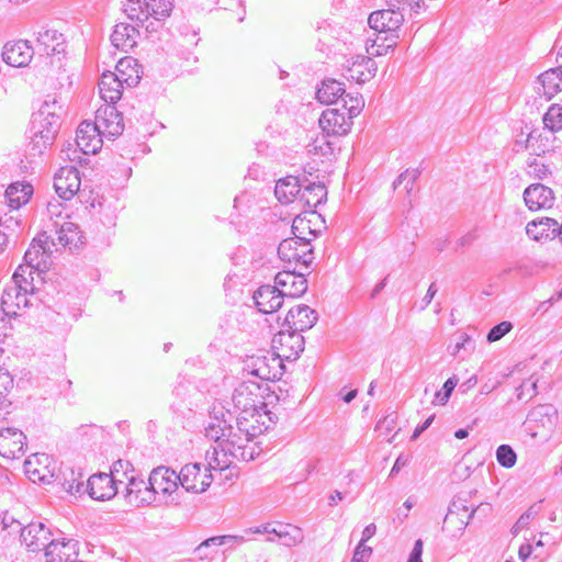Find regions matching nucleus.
I'll return each mask as SVG.
<instances>
[{
  "label": "nucleus",
  "mask_w": 562,
  "mask_h": 562,
  "mask_svg": "<svg viewBox=\"0 0 562 562\" xmlns=\"http://www.w3.org/2000/svg\"><path fill=\"white\" fill-rule=\"evenodd\" d=\"M284 296L280 293L279 288L274 285H261L254 293V301L258 311L269 314L278 311L283 303Z\"/></svg>",
  "instance_id": "nucleus-22"
},
{
  "label": "nucleus",
  "mask_w": 562,
  "mask_h": 562,
  "mask_svg": "<svg viewBox=\"0 0 562 562\" xmlns=\"http://www.w3.org/2000/svg\"><path fill=\"white\" fill-rule=\"evenodd\" d=\"M513 328L512 323L502 322L498 325L494 326L487 334V340L490 342H494L504 337L510 329Z\"/></svg>",
  "instance_id": "nucleus-55"
},
{
  "label": "nucleus",
  "mask_w": 562,
  "mask_h": 562,
  "mask_svg": "<svg viewBox=\"0 0 562 562\" xmlns=\"http://www.w3.org/2000/svg\"><path fill=\"white\" fill-rule=\"evenodd\" d=\"M132 473L128 475V473H123V475L126 477V496L128 497L130 503H134L137 506L145 505L147 502H142V497L144 496V490L145 487H149L148 481H144L142 477H138L134 474V470H131Z\"/></svg>",
  "instance_id": "nucleus-37"
},
{
  "label": "nucleus",
  "mask_w": 562,
  "mask_h": 562,
  "mask_svg": "<svg viewBox=\"0 0 562 562\" xmlns=\"http://www.w3.org/2000/svg\"><path fill=\"white\" fill-rule=\"evenodd\" d=\"M551 144L547 136L537 134L536 131L528 135L526 148L529 149L533 155L540 156L549 150Z\"/></svg>",
  "instance_id": "nucleus-44"
},
{
  "label": "nucleus",
  "mask_w": 562,
  "mask_h": 562,
  "mask_svg": "<svg viewBox=\"0 0 562 562\" xmlns=\"http://www.w3.org/2000/svg\"><path fill=\"white\" fill-rule=\"evenodd\" d=\"M408 463V459L404 456H398L394 462V465L391 469L390 475L393 476L397 474L402 468H404Z\"/></svg>",
  "instance_id": "nucleus-63"
},
{
  "label": "nucleus",
  "mask_w": 562,
  "mask_h": 562,
  "mask_svg": "<svg viewBox=\"0 0 562 562\" xmlns=\"http://www.w3.org/2000/svg\"><path fill=\"white\" fill-rule=\"evenodd\" d=\"M214 446L206 451L205 460L207 465H204L202 471L201 463L186 464L179 472L180 485L187 491L195 494L205 492L214 480L212 471L222 472L225 469L213 468L210 464L207 456L213 451Z\"/></svg>",
  "instance_id": "nucleus-3"
},
{
  "label": "nucleus",
  "mask_w": 562,
  "mask_h": 562,
  "mask_svg": "<svg viewBox=\"0 0 562 562\" xmlns=\"http://www.w3.org/2000/svg\"><path fill=\"white\" fill-rule=\"evenodd\" d=\"M475 510H476V509H472V512H471V513L469 514V516H468V519H467V520H463V519L459 518V515H458V514H456V513L450 508V509H449V513L447 514V516H446V518H445V522H446V524H450V522H452L454 519H457V520H458V522H459V530H463V529L468 526V524H469L470 519H472V517L474 516Z\"/></svg>",
  "instance_id": "nucleus-58"
},
{
  "label": "nucleus",
  "mask_w": 562,
  "mask_h": 562,
  "mask_svg": "<svg viewBox=\"0 0 562 562\" xmlns=\"http://www.w3.org/2000/svg\"><path fill=\"white\" fill-rule=\"evenodd\" d=\"M273 537H268V541H280L285 547H294L301 543L304 535L301 528L289 524H277L273 527Z\"/></svg>",
  "instance_id": "nucleus-33"
},
{
  "label": "nucleus",
  "mask_w": 562,
  "mask_h": 562,
  "mask_svg": "<svg viewBox=\"0 0 562 562\" xmlns=\"http://www.w3.org/2000/svg\"><path fill=\"white\" fill-rule=\"evenodd\" d=\"M13 387V379L9 371L0 367V407H5L9 404L8 394Z\"/></svg>",
  "instance_id": "nucleus-49"
},
{
  "label": "nucleus",
  "mask_w": 562,
  "mask_h": 562,
  "mask_svg": "<svg viewBox=\"0 0 562 562\" xmlns=\"http://www.w3.org/2000/svg\"><path fill=\"white\" fill-rule=\"evenodd\" d=\"M34 55V48L27 41H14L4 45L2 52L3 60L13 67H25L30 64Z\"/></svg>",
  "instance_id": "nucleus-20"
},
{
  "label": "nucleus",
  "mask_w": 562,
  "mask_h": 562,
  "mask_svg": "<svg viewBox=\"0 0 562 562\" xmlns=\"http://www.w3.org/2000/svg\"><path fill=\"white\" fill-rule=\"evenodd\" d=\"M279 258L289 267L302 266L305 269L314 260L313 247L308 241H300L295 238L283 239L278 247Z\"/></svg>",
  "instance_id": "nucleus-5"
},
{
  "label": "nucleus",
  "mask_w": 562,
  "mask_h": 562,
  "mask_svg": "<svg viewBox=\"0 0 562 562\" xmlns=\"http://www.w3.org/2000/svg\"><path fill=\"white\" fill-rule=\"evenodd\" d=\"M327 196L326 187L323 183H308L301 189V193L297 198V204L302 209H307L311 216H316L313 210L317 207Z\"/></svg>",
  "instance_id": "nucleus-27"
},
{
  "label": "nucleus",
  "mask_w": 562,
  "mask_h": 562,
  "mask_svg": "<svg viewBox=\"0 0 562 562\" xmlns=\"http://www.w3.org/2000/svg\"><path fill=\"white\" fill-rule=\"evenodd\" d=\"M80 476L81 474L71 471L69 476L64 479L63 487L68 494L76 495L82 493L83 482L79 480Z\"/></svg>",
  "instance_id": "nucleus-52"
},
{
  "label": "nucleus",
  "mask_w": 562,
  "mask_h": 562,
  "mask_svg": "<svg viewBox=\"0 0 562 562\" xmlns=\"http://www.w3.org/2000/svg\"><path fill=\"white\" fill-rule=\"evenodd\" d=\"M53 144L54 143L49 142L47 137L45 139L43 135L40 136L36 133H30L27 150L31 156H41L49 149Z\"/></svg>",
  "instance_id": "nucleus-47"
},
{
  "label": "nucleus",
  "mask_w": 562,
  "mask_h": 562,
  "mask_svg": "<svg viewBox=\"0 0 562 562\" xmlns=\"http://www.w3.org/2000/svg\"><path fill=\"white\" fill-rule=\"evenodd\" d=\"M61 203L58 201H50L47 203V213L49 214L50 218L53 216H60L61 215Z\"/></svg>",
  "instance_id": "nucleus-62"
},
{
  "label": "nucleus",
  "mask_w": 562,
  "mask_h": 562,
  "mask_svg": "<svg viewBox=\"0 0 562 562\" xmlns=\"http://www.w3.org/2000/svg\"><path fill=\"white\" fill-rule=\"evenodd\" d=\"M385 41H387V37L382 38L376 36L374 40L368 38L366 41L367 53L374 57L386 55L389 49H393V47L396 45V42L393 41L390 44H384Z\"/></svg>",
  "instance_id": "nucleus-45"
},
{
  "label": "nucleus",
  "mask_w": 562,
  "mask_h": 562,
  "mask_svg": "<svg viewBox=\"0 0 562 562\" xmlns=\"http://www.w3.org/2000/svg\"><path fill=\"white\" fill-rule=\"evenodd\" d=\"M372 553V549L362 543H359L353 552L351 562H366Z\"/></svg>",
  "instance_id": "nucleus-59"
},
{
  "label": "nucleus",
  "mask_w": 562,
  "mask_h": 562,
  "mask_svg": "<svg viewBox=\"0 0 562 562\" xmlns=\"http://www.w3.org/2000/svg\"><path fill=\"white\" fill-rule=\"evenodd\" d=\"M148 16L154 18L156 21L164 20L169 16L172 10V2L170 0H145Z\"/></svg>",
  "instance_id": "nucleus-42"
},
{
  "label": "nucleus",
  "mask_w": 562,
  "mask_h": 562,
  "mask_svg": "<svg viewBox=\"0 0 562 562\" xmlns=\"http://www.w3.org/2000/svg\"><path fill=\"white\" fill-rule=\"evenodd\" d=\"M342 110L351 117L359 115L364 106V100L361 95L344 94L341 98Z\"/></svg>",
  "instance_id": "nucleus-46"
},
{
  "label": "nucleus",
  "mask_w": 562,
  "mask_h": 562,
  "mask_svg": "<svg viewBox=\"0 0 562 562\" xmlns=\"http://www.w3.org/2000/svg\"><path fill=\"white\" fill-rule=\"evenodd\" d=\"M538 83L537 91L539 94L544 95L547 99L553 98L562 90V70L560 68H552L542 72L538 77Z\"/></svg>",
  "instance_id": "nucleus-31"
},
{
  "label": "nucleus",
  "mask_w": 562,
  "mask_h": 562,
  "mask_svg": "<svg viewBox=\"0 0 562 562\" xmlns=\"http://www.w3.org/2000/svg\"><path fill=\"white\" fill-rule=\"evenodd\" d=\"M79 555V543L74 539L52 540L46 548V562H71Z\"/></svg>",
  "instance_id": "nucleus-18"
},
{
  "label": "nucleus",
  "mask_w": 562,
  "mask_h": 562,
  "mask_svg": "<svg viewBox=\"0 0 562 562\" xmlns=\"http://www.w3.org/2000/svg\"><path fill=\"white\" fill-rule=\"evenodd\" d=\"M559 223L551 217L533 220L526 226V234L536 241L554 239L558 236Z\"/></svg>",
  "instance_id": "nucleus-25"
},
{
  "label": "nucleus",
  "mask_w": 562,
  "mask_h": 562,
  "mask_svg": "<svg viewBox=\"0 0 562 562\" xmlns=\"http://www.w3.org/2000/svg\"><path fill=\"white\" fill-rule=\"evenodd\" d=\"M544 128L552 133L560 132L562 130V105L552 104L549 106L543 115Z\"/></svg>",
  "instance_id": "nucleus-43"
},
{
  "label": "nucleus",
  "mask_w": 562,
  "mask_h": 562,
  "mask_svg": "<svg viewBox=\"0 0 562 562\" xmlns=\"http://www.w3.org/2000/svg\"><path fill=\"white\" fill-rule=\"evenodd\" d=\"M364 67H349V78L356 80L358 83H364L372 79L378 70L376 64L373 59H363Z\"/></svg>",
  "instance_id": "nucleus-41"
},
{
  "label": "nucleus",
  "mask_w": 562,
  "mask_h": 562,
  "mask_svg": "<svg viewBox=\"0 0 562 562\" xmlns=\"http://www.w3.org/2000/svg\"><path fill=\"white\" fill-rule=\"evenodd\" d=\"M352 125V119L340 109H328L319 117V126L327 135H346Z\"/></svg>",
  "instance_id": "nucleus-13"
},
{
  "label": "nucleus",
  "mask_w": 562,
  "mask_h": 562,
  "mask_svg": "<svg viewBox=\"0 0 562 562\" xmlns=\"http://www.w3.org/2000/svg\"><path fill=\"white\" fill-rule=\"evenodd\" d=\"M18 289L19 288L14 284V286L8 288L3 291V294L1 296V305H2V311L5 314L14 313L13 311H11V307L14 306V295H15Z\"/></svg>",
  "instance_id": "nucleus-56"
},
{
  "label": "nucleus",
  "mask_w": 562,
  "mask_h": 562,
  "mask_svg": "<svg viewBox=\"0 0 562 562\" xmlns=\"http://www.w3.org/2000/svg\"><path fill=\"white\" fill-rule=\"evenodd\" d=\"M33 194V187L26 182L11 183L5 190L8 205L12 210H18L26 204Z\"/></svg>",
  "instance_id": "nucleus-34"
},
{
  "label": "nucleus",
  "mask_w": 562,
  "mask_h": 562,
  "mask_svg": "<svg viewBox=\"0 0 562 562\" xmlns=\"http://www.w3.org/2000/svg\"><path fill=\"white\" fill-rule=\"evenodd\" d=\"M94 121L104 137H116L124 131L122 115L114 105L100 106Z\"/></svg>",
  "instance_id": "nucleus-12"
},
{
  "label": "nucleus",
  "mask_w": 562,
  "mask_h": 562,
  "mask_svg": "<svg viewBox=\"0 0 562 562\" xmlns=\"http://www.w3.org/2000/svg\"><path fill=\"white\" fill-rule=\"evenodd\" d=\"M282 363L280 359L269 352L250 356L245 362V370L261 380L270 381L281 375Z\"/></svg>",
  "instance_id": "nucleus-7"
},
{
  "label": "nucleus",
  "mask_w": 562,
  "mask_h": 562,
  "mask_svg": "<svg viewBox=\"0 0 562 562\" xmlns=\"http://www.w3.org/2000/svg\"><path fill=\"white\" fill-rule=\"evenodd\" d=\"M536 514H537V510L535 509V506H531L525 514H522L519 517V519L513 526V529H512L513 533L517 535L522 529L527 528V526L530 522V519H532Z\"/></svg>",
  "instance_id": "nucleus-57"
},
{
  "label": "nucleus",
  "mask_w": 562,
  "mask_h": 562,
  "mask_svg": "<svg viewBox=\"0 0 562 562\" xmlns=\"http://www.w3.org/2000/svg\"><path fill=\"white\" fill-rule=\"evenodd\" d=\"M403 21V13L393 9L372 12L368 18L369 26L378 33H392L401 27Z\"/></svg>",
  "instance_id": "nucleus-19"
},
{
  "label": "nucleus",
  "mask_w": 562,
  "mask_h": 562,
  "mask_svg": "<svg viewBox=\"0 0 562 562\" xmlns=\"http://www.w3.org/2000/svg\"><path fill=\"white\" fill-rule=\"evenodd\" d=\"M317 321L316 311L310 306L301 304L292 307L285 317L284 325L294 331L302 333L312 328Z\"/></svg>",
  "instance_id": "nucleus-21"
},
{
  "label": "nucleus",
  "mask_w": 562,
  "mask_h": 562,
  "mask_svg": "<svg viewBox=\"0 0 562 562\" xmlns=\"http://www.w3.org/2000/svg\"><path fill=\"white\" fill-rule=\"evenodd\" d=\"M419 175L420 172L418 169H406L394 181V189L403 184L405 191L409 194L413 191L415 182L418 179Z\"/></svg>",
  "instance_id": "nucleus-48"
},
{
  "label": "nucleus",
  "mask_w": 562,
  "mask_h": 562,
  "mask_svg": "<svg viewBox=\"0 0 562 562\" xmlns=\"http://www.w3.org/2000/svg\"><path fill=\"white\" fill-rule=\"evenodd\" d=\"M123 11L130 20L139 22L142 24L149 19V11H147L145 0H127L124 3Z\"/></svg>",
  "instance_id": "nucleus-40"
},
{
  "label": "nucleus",
  "mask_w": 562,
  "mask_h": 562,
  "mask_svg": "<svg viewBox=\"0 0 562 562\" xmlns=\"http://www.w3.org/2000/svg\"><path fill=\"white\" fill-rule=\"evenodd\" d=\"M458 382L459 379L456 375L449 378L445 382L442 390L436 392L432 403L438 405H445L448 402L449 397L451 396V393L453 392Z\"/></svg>",
  "instance_id": "nucleus-51"
},
{
  "label": "nucleus",
  "mask_w": 562,
  "mask_h": 562,
  "mask_svg": "<svg viewBox=\"0 0 562 562\" xmlns=\"http://www.w3.org/2000/svg\"><path fill=\"white\" fill-rule=\"evenodd\" d=\"M423 541L420 539L416 540L414 543V548L409 554L408 562H423Z\"/></svg>",
  "instance_id": "nucleus-61"
},
{
  "label": "nucleus",
  "mask_w": 562,
  "mask_h": 562,
  "mask_svg": "<svg viewBox=\"0 0 562 562\" xmlns=\"http://www.w3.org/2000/svg\"><path fill=\"white\" fill-rule=\"evenodd\" d=\"M119 484H124V482L115 479L114 473H100L89 477L86 490L91 498L104 501L115 496L119 491Z\"/></svg>",
  "instance_id": "nucleus-10"
},
{
  "label": "nucleus",
  "mask_w": 562,
  "mask_h": 562,
  "mask_svg": "<svg viewBox=\"0 0 562 562\" xmlns=\"http://www.w3.org/2000/svg\"><path fill=\"white\" fill-rule=\"evenodd\" d=\"M551 173L548 165L537 158L528 161V175L536 179H546Z\"/></svg>",
  "instance_id": "nucleus-53"
},
{
  "label": "nucleus",
  "mask_w": 562,
  "mask_h": 562,
  "mask_svg": "<svg viewBox=\"0 0 562 562\" xmlns=\"http://www.w3.org/2000/svg\"><path fill=\"white\" fill-rule=\"evenodd\" d=\"M304 344L302 334L288 328L279 331L272 338V352L276 358L280 359V363L283 360L293 361L304 350Z\"/></svg>",
  "instance_id": "nucleus-6"
},
{
  "label": "nucleus",
  "mask_w": 562,
  "mask_h": 562,
  "mask_svg": "<svg viewBox=\"0 0 562 562\" xmlns=\"http://www.w3.org/2000/svg\"><path fill=\"white\" fill-rule=\"evenodd\" d=\"M137 36L138 31L135 26L126 23H119L114 26L111 34V43L115 48L122 52H128L136 45Z\"/></svg>",
  "instance_id": "nucleus-29"
},
{
  "label": "nucleus",
  "mask_w": 562,
  "mask_h": 562,
  "mask_svg": "<svg viewBox=\"0 0 562 562\" xmlns=\"http://www.w3.org/2000/svg\"><path fill=\"white\" fill-rule=\"evenodd\" d=\"M311 222L310 218L297 215L292 223V233L294 235L292 238L311 244L312 239L317 236L316 231L311 227Z\"/></svg>",
  "instance_id": "nucleus-38"
},
{
  "label": "nucleus",
  "mask_w": 562,
  "mask_h": 562,
  "mask_svg": "<svg viewBox=\"0 0 562 562\" xmlns=\"http://www.w3.org/2000/svg\"><path fill=\"white\" fill-rule=\"evenodd\" d=\"M497 462L504 468H513L517 461V454L508 445H501L496 450Z\"/></svg>",
  "instance_id": "nucleus-50"
},
{
  "label": "nucleus",
  "mask_w": 562,
  "mask_h": 562,
  "mask_svg": "<svg viewBox=\"0 0 562 562\" xmlns=\"http://www.w3.org/2000/svg\"><path fill=\"white\" fill-rule=\"evenodd\" d=\"M528 423L536 426L533 435H537L540 428L543 432L551 434L558 423V411L550 404L539 405L529 413Z\"/></svg>",
  "instance_id": "nucleus-24"
},
{
  "label": "nucleus",
  "mask_w": 562,
  "mask_h": 562,
  "mask_svg": "<svg viewBox=\"0 0 562 562\" xmlns=\"http://www.w3.org/2000/svg\"><path fill=\"white\" fill-rule=\"evenodd\" d=\"M124 83L112 72L102 74L99 81L100 97L110 105H114L121 98Z\"/></svg>",
  "instance_id": "nucleus-28"
},
{
  "label": "nucleus",
  "mask_w": 562,
  "mask_h": 562,
  "mask_svg": "<svg viewBox=\"0 0 562 562\" xmlns=\"http://www.w3.org/2000/svg\"><path fill=\"white\" fill-rule=\"evenodd\" d=\"M126 87H135L142 78V66L133 57L121 58L112 71Z\"/></svg>",
  "instance_id": "nucleus-26"
},
{
  "label": "nucleus",
  "mask_w": 562,
  "mask_h": 562,
  "mask_svg": "<svg viewBox=\"0 0 562 562\" xmlns=\"http://www.w3.org/2000/svg\"><path fill=\"white\" fill-rule=\"evenodd\" d=\"M554 199L552 189L540 183L530 184L524 191V201L531 211L552 207Z\"/></svg>",
  "instance_id": "nucleus-23"
},
{
  "label": "nucleus",
  "mask_w": 562,
  "mask_h": 562,
  "mask_svg": "<svg viewBox=\"0 0 562 562\" xmlns=\"http://www.w3.org/2000/svg\"><path fill=\"white\" fill-rule=\"evenodd\" d=\"M50 530L43 522H31L21 528L20 537L22 543L29 551L38 552L43 549L46 550L50 539Z\"/></svg>",
  "instance_id": "nucleus-15"
},
{
  "label": "nucleus",
  "mask_w": 562,
  "mask_h": 562,
  "mask_svg": "<svg viewBox=\"0 0 562 562\" xmlns=\"http://www.w3.org/2000/svg\"><path fill=\"white\" fill-rule=\"evenodd\" d=\"M54 241H49L46 233L38 235L33 239L31 246L25 251L24 265L42 272L49 269L52 265L50 255Z\"/></svg>",
  "instance_id": "nucleus-8"
},
{
  "label": "nucleus",
  "mask_w": 562,
  "mask_h": 562,
  "mask_svg": "<svg viewBox=\"0 0 562 562\" xmlns=\"http://www.w3.org/2000/svg\"><path fill=\"white\" fill-rule=\"evenodd\" d=\"M149 487H145L142 502L151 504L156 499L157 494L171 496L177 492L179 482V473L167 467L155 468L148 476Z\"/></svg>",
  "instance_id": "nucleus-4"
},
{
  "label": "nucleus",
  "mask_w": 562,
  "mask_h": 562,
  "mask_svg": "<svg viewBox=\"0 0 562 562\" xmlns=\"http://www.w3.org/2000/svg\"><path fill=\"white\" fill-rule=\"evenodd\" d=\"M469 346H472V340L469 335L465 333H461L458 336V340L452 349V355L456 356L461 349H467Z\"/></svg>",
  "instance_id": "nucleus-60"
},
{
  "label": "nucleus",
  "mask_w": 562,
  "mask_h": 562,
  "mask_svg": "<svg viewBox=\"0 0 562 562\" xmlns=\"http://www.w3.org/2000/svg\"><path fill=\"white\" fill-rule=\"evenodd\" d=\"M232 403L239 413L231 412L211 418L205 436L215 442L207 456L213 468L229 469L235 461H250L260 454L256 439L276 424V415L267 409L260 385L247 381L232 394Z\"/></svg>",
  "instance_id": "nucleus-1"
},
{
  "label": "nucleus",
  "mask_w": 562,
  "mask_h": 562,
  "mask_svg": "<svg viewBox=\"0 0 562 562\" xmlns=\"http://www.w3.org/2000/svg\"><path fill=\"white\" fill-rule=\"evenodd\" d=\"M37 49L41 54L54 55L64 50L63 34L55 30L42 29L36 36Z\"/></svg>",
  "instance_id": "nucleus-32"
},
{
  "label": "nucleus",
  "mask_w": 562,
  "mask_h": 562,
  "mask_svg": "<svg viewBox=\"0 0 562 562\" xmlns=\"http://www.w3.org/2000/svg\"><path fill=\"white\" fill-rule=\"evenodd\" d=\"M25 435L16 428L0 430V456L7 459H19L24 453Z\"/></svg>",
  "instance_id": "nucleus-17"
},
{
  "label": "nucleus",
  "mask_w": 562,
  "mask_h": 562,
  "mask_svg": "<svg viewBox=\"0 0 562 562\" xmlns=\"http://www.w3.org/2000/svg\"><path fill=\"white\" fill-rule=\"evenodd\" d=\"M345 94L344 85L335 79H326L316 91V98L321 103L331 104Z\"/></svg>",
  "instance_id": "nucleus-36"
},
{
  "label": "nucleus",
  "mask_w": 562,
  "mask_h": 562,
  "mask_svg": "<svg viewBox=\"0 0 562 562\" xmlns=\"http://www.w3.org/2000/svg\"><path fill=\"white\" fill-rule=\"evenodd\" d=\"M274 284L284 297H299L307 290V280L303 272L284 270L274 278Z\"/></svg>",
  "instance_id": "nucleus-14"
},
{
  "label": "nucleus",
  "mask_w": 562,
  "mask_h": 562,
  "mask_svg": "<svg viewBox=\"0 0 562 562\" xmlns=\"http://www.w3.org/2000/svg\"><path fill=\"white\" fill-rule=\"evenodd\" d=\"M102 137L100 128L95 121L82 122L76 132V143L80 150L85 154H97L102 147Z\"/></svg>",
  "instance_id": "nucleus-16"
},
{
  "label": "nucleus",
  "mask_w": 562,
  "mask_h": 562,
  "mask_svg": "<svg viewBox=\"0 0 562 562\" xmlns=\"http://www.w3.org/2000/svg\"><path fill=\"white\" fill-rule=\"evenodd\" d=\"M40 273V271L31 268L27 265H20L18 269L15 270L12 279L14 284L20 289L23 290L24 293L33 292V274Z\"/></svg>",
  "instance_id": "nucleus-39"
},
{
  "label": "nucleus",
  "mask_w": 562,
  "mask_h": 562,
  "mask_svg": "<svg viewBox=\"0 0 562 562\" xmlns=\"http://www.w3.org/2000/svg\"><path fill=\"white\" fill-rule=\"evenodd\" d=\"M79 171L75 166H64L58 169L54 177V188L63 200H70L80 188Z\"/></svg>",
  "instance_id": "nucleus-11"
},
{
  "label": "nucleus",
  "mask_w": 562,
  "mask_h": 562,
  "mask_svg": "<svg viewBox=\"0 0 562 562\" xmlns=\"http://www.w3.org/2000/svg\"><path fill=\"white\" fill-rule=\"evenodd\" d=\"M63 106L54 95H47L41 108L32 116L30 133L43 135L46 139L54 143L61 115Z\"/></svg>",
  "instance_id": "nucleus-2"
},
{
  "label": "nucleus",
  "mask_w": 562,
  "mask_h": 562,
  "mask_svg": "<svg viewBox=\"0 0 562 562\" xmlns=\"http://www.w3.org/2000/svg\"><path fill=\"white\" fill-rule=\"evenodd\" d=\"M55 469V461L46 453H34L24 462V472L34 483L50 482L54 476Z\"/></svg>",
  "instance_id": "nucleus-9"
},
{
  "label": "nucleus",
  "mask_w": 562,
  "mask_h": 562,
  "mask_svg": "<svg viewBox=\"0 0 562 562\" xmlns=\"http://www.w3.org/2000/svg\"><path fill=\"white\" fill-rule=\"evenodd\" d=\"M376 531V527L374 524H369L362 531V537L359 543L364 544L369 539H371Z\"/></svg>",
  "instance_id": "nucleus-64"
},
{
  "label": "nucleus",
  "mask_w": 562,
  "mask_h": 562,
  "mask_svg": "<svg viewBox=\"0 0 562 562\" xmlns=\"http://www.w3.org/2000/svg\"><path fill=\"white\" fill-rule=\"evenodd\" d=\"M301 193V184L296 177L288 176L277 181L274 195L282 204L296 203Z\"/></svg>",
  "instance_id": "nucleus-30"
},
{
  "label": "nucleus",
  "mask_w": 562,
  "mask_h": 562,
  "mask_svg": "<svg viewBox=\"0 0 562 562\" xmlns=\"http://www.w3.org/2000/svg\"><path fill=\"white\" fill-rule=\"evenodd\" d=\"M228 538H221V536H215V537H211V538H207L206 540L202 541L195 549H194V553L195 555L198 557L199 560L203 561L205 559H209L210 558V554H202V551L205 550V549H209L211 547H218V546H224L225 544V540H227Z\"/></svg>",
  "instance_id": "nucleus-54"
},
{
  "label": "nucleus",
  "mask_w": 562,
  "mask_h": 562,
  "mask_svg": "<svg viewBox=\"0 0 562 562\" xmlns=\"http://www.w3.org/2000/svg\"><path fill=\"white\" fill-rule=\"evenodd\" d=\"M54 225L57 228L56 234L58 241L64 247L76 249L83 243L82 235L76 224L71 222H64L60 226H58L57 223Z\"/></svg>",
  "instance_id": "nucleus-35"
}]
</instances>
